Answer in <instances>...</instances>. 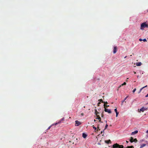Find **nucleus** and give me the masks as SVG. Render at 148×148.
I'll return each instance as SVG.
<instances>
[{"label":"nucleus","mask_w":148,"mask_h":148,"mask_svg":"<svg viewBox=\"0 0 148 148\" xmlns=\"http://www.w3.org/2000/svg\"><path fill=\"white\" fill-rule=\"evenodd\" d=\"M103 106H104V108H105L104 111H105V112H107L109 113H111L112 112L110 109H107L106 108V106H105V104H104Z\"/></svg>","instance_id":"obj_3"},{"label":"nucleus","mask_w":148,"mask_h":148,"mask_svg":"<svg viewBox=\"0 0 148 148\" xmlns=\"http://www.w3.org/2000/svg\"><path fill=\"white\" fill-rule=\"evenodd\" d=\"M114 111L116 112H117V109L115 108L114 109Z\"/></svg>","instance_id":"obj_27"},{"label":"nucleus","mask_w":148,"mask_h":148,"mask_svg":"<svg viewBox=\"0 0 148 148\" xmlns=\"http://www.w3.org/2000/svg\"><path fill=\"white\" fill-rule=\"evenodd\" d=\"M99 103H100V102H99V103H98V104H99Z\"/></svg>","instance_id":"obj_45"},{"label":"nucleus","mask_w":148,"mask_h":148,"mask_svg":"<svg viewBox=\"0 0 148 148\" xmlns=\"http://www.w3.org/2000/svg\"><path fill=\"white\" fill-rule=\"evenodd\" d=\"M97 116V118L96 119H98L99 120H101V117H100V116H99V115H97V116Z\"/></svg>","instance_id":"obj_15"},{"label":"nucleus","mask_w":148,"mask_h":148,"mask_svg":"<svg viewBox=\"0 0 148 148\" xmlns=\"http://www.w3.org/2000/svg\"><path fill=\"white\" fill-rule=\"evenodd\" d=\"M82 137L84 138H86V137H87V135L86 134L84 133H83V134H82Z\"/></svg>","instance_id":"obj_10"},{"label":"nucleus","mask_w":148,"mask_h":148,"mask_svg":"<svg viewBox=\"0 0 148 148\" xmlns=\"http://www.w3.org/2000/svg\"><path fill=\"white\" fill-rule=\"evenodd\" d=\"M102 132H103L102 131V132H101V134H102Z\"/></svg>","instance_id":"obj_42"},{"label":"nucleus","mask_w":148,"mask_h":148,"mask_svg":"<svg viewBox=\"0 0 148 148\" xmlns=\"http://www.w3.org/2000/svg\"><path fill=\"white\" fill-rule=\"evenodd\" d=\"M100 130V129H99V127L98 126V127H97V130L98 131V130Z\"/></svg>","instance_id":"obj_30"},{"label":"nucleus","mask_w":148,"mask_h":148,"mask_svg":"<svg viewBox=\"0 0 148 148\" xmlns=\"http://www.w3.org/2000/svg\"><path fill=\"white\" fill-rule=\"evenodd\" d=\"M143 40L144 42H146L147 41V40H146V39H145V38L143 39Z\"/></svg>","instance_id":"obj_25"},{"label":"nucleus","mask_w":148,"mask_h":148,"mask_svg":"<svg viewBox=\"0 0 148 148\" xmlns=\"http://www.w3.org/2000/svg\"><path fill=\"white\" fill-rule=\"evenodd\" d=\"M104 116L103 114V113H102L101 114V116L102 117H103Z\"/></svg>","instance_id":"obj_29"},{"label":"nucleus","mask_w":148,"mask_h":148,"mask_svg":"<svg viewBox=\"0 0 148 148\" xmlns=\"http://www.w3.org/2000/svg\"><path fill=\"white\" fill-rule=\"evenodd\" d=\"M75 126H78L80 125L81 123L78 121H75Z\"/></svg>","instance_id":"obj_5"},{"label":"nucleus","mask_w":148,"mask_h":148,"mask_svg":"<svg viewBox=\"0 0 148 148\" xmlns=\"http://www.w3.org/2000/svg\"><path fill=\"white\" fill-rule=\"evenodd\" d=\"M137 141V140L136 138H135V139H134L133 142H136Z\"/></svg>","instance_id":"obj_19"},{"label":"nucleus","mask_w":148,"mask_h":148,"mask_svg":"<svg viewBox=\"0 0 148 148\" xmlns=\"http://www.w3.org/2000/svg\"><path fill=\"white\" fill-rule=\"evenodd\" d=\"M126 57H127V56H125V57H124V58H125Z\"/></svg>","instance_id":"obj_43"},{"label":"nucleus","mask_w":148,"mask_h":148,"mask_svg":"<svg viewBox=\"0 0 148 148\" xmlns=\"http://www.w3.org/2000/svg\"><path fill=\"white\" fill-rule=\"evenodd\" d=\"M146 132L148 133V130Z\"/></svg>","instance_id":"obj_38"},{"label":"nucleus","mask_w":148,"mask_h":148,"mask_svg":"<svg viewBox=\"0 0 148 148\" xmlns=\"http://www.w3.org/2000/svg\"><path fill=\"white\" fill-rule=\"evenodd\" d=\"M99 122H101V120H99Z\"/></svg>","instance_id":"obj_41"},{"label":"nucleus","mask_w":148,"mask_h":148,"mask_svg":"<svg viewBox=\"0 0 148 148\" xmlns=\"http://www.w3.org/2000/svg\"><path fill=\"white\" fill-rule=\"evenodd\" d=\"M133 140H134V139H133V138L132 137H131V138H130V141L131 142V143H132L133 142Z\"/></svg>","instance_id":"obj_16"},{"label":"nucleus","mask_w":148,"mask_h":148,"mask_svg":"<svg viewBox=\"0 0 148 148\" xmlns=\"http://www.w3.org/2000/svg\"><path fill=\"white\" fill-rule=\"evenodd\" d=\"M111 140H106L105 141V142L106 143L108 144L111 143Z\"/></svg>","instance_id":"obj_9"},{"label":"nucleus","mask_w":148,"mask_h":148,"mask_svg":"<svg viewBox=\"0 0 148 148\" xmlns=\"http://www.w3.org/2000/svg\"><path fill=\"white\" fill-rule=\"evenodd\" d=\"M136 65L137 66H140L141 64V63L140 62H138L136 64Z\"/></svg>","instance_id":"obj_11"},{"label":"nucleus","mask_w":148,"mask_h":148,"mask_svg":"<svg viewBox=\"0 0 148 148\" xmlns=\"http://www.w3.org/2000/svg\"><path fill=\"white\" fill-rule=\"evenodd\" d=\"M122 86L121 85L119 87V88H120V87Z\"/></svg>","instance_id":"obj_36"},{"label":"nucleus","mask_w":148,"mask_h":148,"mask_svg":"<svg viewBox=\"0 0 148 148\" xmlns=\"http://www.w3.org/2000/svg\"><path fill=\"white\" fill-rule=\"evenodd\" d=\"M117 49L116 47H114L113 49V53H115L117 51Z\"/></svg>","instance_id":"obj_6"},{"label":"nucleus","mask_w":148,"mask_h":148,"mask_svg":"<svg viewBox=\"0 0 148 148\" xmlns=\"http://www.w3.org/2000/svg\"><path fill=\"white\" fill-rule=\"evenodd\" d=\"M93 129H95V130H96V129H97L96 127H95L94 126V125H93Z\"/></svg>","instance_id":"obj_24"},{"label":"nucleus","mask_w":148,"mask_h":148,"mask_svg":"<svg viewBox=\"0 0 148 148\" xmlns=\"http://www.w3.org/2000/svg\"><path fill=\"white\" fill-rule=\"evenodd\" d=\"M147 11L148 12V10H147Z\"/></svg>","instance_id":"obj_47"},{"label":"nucleus","mask_w":148,"mask_h":148,"mask_svg":"<svg viewBox=\"0 0 148 148\" xmlns=\"http://www.w3.org/2000/svg\"><path fill=\"white\" fill-rule=\"evenodd\" d=\"M134 72V74H136V72Z\"/></svg>","instance_id":"obj_39"},{"label":"nucleus","mask_w":148,"mask_h":148,"mask_svg":"<svg viewBox=\"0 0 148 148\" xmlns=\"http://www.w3.org/2000/svg\"><path fill=\"white\" fill-rule=\"evenodd\" d=\"M108 125H107V124H106V126H105V129H104V130H105L107 128V127H108Z\"/></svg>","instance_id":"obj_21"},{"label":"nucleus","mask_w":148,"mask_h":148,"mask_svg":"<svg viewBox=\"0 0 148 148\" xmlns=\"http://www.w3.org/2000/svg\"><path fill=\"white\" fill-rule=\"evenodd\" d=\"M126 142L127 143H128V141H126Z\"/></svg>","instance_id":"obj_37"},{"label":"nucleus","mask_w":148,"mask_h":148,"mask_svg":"<svg viewBox=\"0 0 148 148\" xmlns=\"http://www.w3.org/2000/svg\"><path fill=\"white\" fill-rule=\"evenodd\" d=\"M105 106H106V108L108 107L109 106V105H105Z\"/></svg>","instance_id":"obj_31"},{"label":"nucleus","mask_w":148,"mask_h":148,"mask_svg":"<svg viewBox=\"0 0 148 148\" xmlns=\"http://www.w3.org/2000/svg\"><path fill=\"white\" fill-rule=\"evenodd\" d=\"M128 96H127L126 98L124 99V100L122 101V103L125 101V100L127 99V98L128 97Z\"/></svg>","instance_id":"obj_18"},{"label":"nucleus","mask_w":148,"mask_h":148,"mask_svg":"<svg viewBox=\"0 0 148 148\" xmlns=\"http://www.w3.org/2000/svg\"><path fill=\"white\" fill-rule=\"evenodd\" d=\"M139 75H138L137 76V77L138 78V77H139Z\"/></svg>","instance_id":"obj_40"},{"label":"nucleus","mask_w":148,"mask_h":148,"mask_svg":"<svg viewBox=\"0 0 148 148\" xmlns=\"http://www.w3.org/2000/svg\"><path fill=\"white\" fill-rule=\"evenodd\" d=\"M143 40H142V39L141 38H140L139 39V40L140 41H141Z\"/></svg>","instance_id":"obj_28"},{"label":"nucleus","mask_w":148,"mask_h":148,"mask_svg":"<svg viewBox=\"0 0 148 148\" xmlns=\"http://www.w3.org/2000/svg\"><path fill=\"white\" fill-rule=\"evenodd\" d=\"M81 115H82V116H84V113H81Z\"/></svg>","instance_id":"obj_33"},{"label":"nucleus","mask_w":148,"mask_h":148,"mask_svg":"<svg viewBox=\"0 0 148 148\" xmlns=\"http://www.w3.org/2000/svg\"><path fill=\"white\" fill-rule=\"evenodd\" d=\"M51 126H52V125H51L50 126H49L47 130H49L50 129V128L51 127Z\"/></svg>","instance_id":"obj_26"},{"label":"nucleus","mask_w":148,"mask_h":148,"mask_svg":"<svg viewBox=\"0 0 148 148\" xmlns=\"http://www.w3.org/2000/svg\"><path fill=\"white\" fill-rule=\"evenodd\" d=\"M126 84V82H124L123 83V84H121V86H123V85H125Z\"/></svg>","instance_id":"obj_20"},{"label":"nucleus","mask_w":148,"mask_h":148,"mask_svg":"<svg viewBox=\"0 0 148 148\" xmlns=\"http://www.w3.org/2000/svg\"><path fill=\"white\" fill-rule=\"evenodd\" d=\"M122 86L121 85L119 87V88H120V87Z\"/></svg>","instance_id":"obj_35"},{"label":"nucleus","mask_w":148,"mask_h":148,"mask_svg":"<svg viewBox=\"0 0 148 148\" xmlns=\"http://www.w3.org/2000/svg\"><path fill=\"white\" fill-rule=\"evenodd\" d=\"M112 148H124L122 145H119L117 143L114 144L112 145Z\"/></svg>","instance_id":"obj_1"},{"label":"nucleus","mask_w":148,"mask_h":148,"mask_svg":"<svg viewBox=\"0 0 148 148\" xmlns=\"http://www.w3.org/2000/svg\"><path fill=\"white\" fill-rule=\"evenodd\" d=\"M95 114L97 116V115H98V114H99V112H98L97 110L96 109L95 110Z\"/></svg>","instance_id":"obj_14"},{"label":"nucleus","mask_w":148,"mask_h":148,"mask_svg":"<svg viewBox=\"0 0 148 148\" xmlns=\"http://www.w3.org/2000/svg\"><path fill=\"white\" fill-rule=\"evenodd\" d=\"M94 121H95V120H94Z\"/></svg>","instance_id":"obj_46"},{"label":"nucleus","mask_w":148,"mask_h":148,"mask_svg":"<svg viewBox=\"0 0 148 148\" xmlns=\"http://www.w3.org/2000/svg\"><path fill=\"white\" fill-rule=\"evenodd\" d=\"M145 27H148V25L146 24L145 23H143L141 24L140 29L143 30Z\"/></svg>","instance_id":"obj_2"},{"label":"nucleus","mask_w":148,"mask_h":148,"mask_svg":"<svg viewBox=\"0 0 148 148\" xmlns=\"http://www.w3.org/2000/svg\"><path fill=\"white\" fill-rule=\"evenodd\" d=\"M147 86L146 85V86H145L144 87H143L142 88L140 89V91L139 92V93H140L141 92V91H142V90L145 88V87H146Z\"/></svg>","instance_id":"obj_12"},{"label":"nucleus","mask_w":148,"mask_h":148,"mask_svg":"<svg viewBox=\"0 0 148 148\" xmlns=\"http://www.w3.org/2000/svg\"><path fill=\"white\" fill-rule=\"evenodd\" d=\"M116 117H117L119 114V113L118 112H116Z\"/></svg>","instance_id":"obj_23"},{"label":"nucleus","mask_w":148,"mask_h":148,"mask_svg":"<svg viewBox=\"0 0 148 148\" xmlns=\"http://www.w3.org/2000/svg\"><path fill=\"white\" fill-rule=\"evenodd\" d=\"M146 145V144H143L141 145L140 148H142L143 147H145Z\"/></svg>","instance_id":"obj_13"},{"label":"nucleus","mask_w":148,"mask_h":148,"mask_svg":"<svg viewBox=\"0 0 148 148\" xmlns=\"http://www.w3.org/2000/svg\"><path fill=\"white\" fill-rule=\"evenodd\" d=\"M104 103H105V104H106L108 103H107V101H106V102H104Z\"/></svg>","instance_id":"obj_34"},{"label":"nucleus","mask_w":148,"mask_h":148,"mask_svg":"<svg viewBox=\"0 0 148 148\" xmlns=\"http://www.w3.org/2000/svg\"><path fill=\"white\" fill-rule=\"evenodd\" d=\"M99 101L100 102H101L102 103H104V102L101 99L99 100Z\"/></svg>","instance_id":"obj_17"},{"label":"nucleus","mask_w":148,"mask_h":148,"mask_svg":"<svg viewBox=\"0 0 148 148\" xmlns=\"http://www.w3.org/2000/svg\"><path fill=\"white\" fill-rule=\"evenodd\" d=\"M136 88H134L133 90V93H134V92L136 91Z\"/></svg>","instance_id":"obj_22"},{"label":"nucleus","mask_w":148,"mask_h":148,"mask_svg":"<svg viewBox=\"0 0 148 148\" xmlns=\"http://www.w3.org/2000/svg\"><path fill=\"white\" fill-rule=\"evenodd\" d=\"M148 97V93L145 96V97Z\"/></svg>","instance_id":"obj_32"},{"label":"nucleus","mask_w":148,"mask_h":148,"mask_svg":"<svg viewBox=\"0 0 148 148\" xmlns=\"http://www.w3.org/2000/svg\"><path fill=\"white\" fill-rule=\"evenodd\" d=\"M138 132V131L135 130L134 131L132 132L131 133V135H134L135 134L137 133Z\"/></svg>","instance_id":"obj_8"},{"label":"nucleus","mask_w":148,"mask_h":148,"mask_svg":"<svg viewBox=\"0 0 148 148\" xmlns=\"http://www.w3.org/2000/svg\"><path fill=\"white\" fill-rule=\"evenodd\" d=\"M129 79V78H127V79Z\"/></svg>","instance_id":"obj_44"},{"label":"nucleus","mask_w":148,"mask_h":148,"mask_svg":"<svg viewBox=\"0 0 148 148\" xmlns=\"http://www.w3.org/2000/svg\"><path fill=\"white\" fill-rule=\"evenodd\" d=\"M64 118H62L58 122L56 123L55 124V125H56L58 124L61 123L62 122L64 121Z\"/></svg>","instance_id":"obj_4"},{"label":"nucleus","mask_w":148,"mask_h":148,"mask_svg":"<svg viewBox=\"0 0 148 148\" xmlns=\"http://www.w3.org/2000/svg\"><path fill=\"white\" fill-rule=\"evenodd\" d=\"M147 110V108H144V107H142L140 109V111L141 112H143L145 110Z\"/></svg>","instance_id":"obj_7"}]
</instances>
